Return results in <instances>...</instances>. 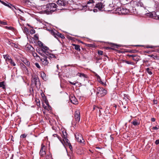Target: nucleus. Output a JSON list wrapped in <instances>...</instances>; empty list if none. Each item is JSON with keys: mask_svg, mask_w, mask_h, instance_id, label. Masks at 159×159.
Returning <instances> with one entry per match:
<instances>
[{"mask_svg": "<svg viewBox=\"0 0 159 159\" xmlns=\"http://www.w3.org/2000/svg\"><path fill=\"white\" fill-rule=\"evenodd\" d=\"M121 6V3L120 2L118 1V2L116 3V7H115L114 9H116L115 10L116 11V13H118L119 14H128L129 12H130L131 13L135 14L136 13L135 9V11H134V7L128 8H126L125 7H120Z\"/></svg>", "mask_w": 159, "mask_h": 159, "instance_id": "f257e3e1", "label": "nucleus"}, {"mask_svg": "<svg viewBox=\"0 0 159 159\" xmlns=\"http://www.w3.org/2000/svg\"><path fill=\"white\" fill-rule=\"evenodd\" d=\"M56 4L55 3H49L47 4L46 7L45 11L48 14H51L57 10Z\"/></svg>", "mask_w": 159, "mask_h": 159, "instance_id": "f03ea898", "label": "nucleus"}, {"mask_svg": "<svg viewBox=\"0 0 159 159\" xmlns=\"http://www.w3.org/2000/svg\"><path fill=\"white\" fill-rule=\"evenodd\" d=\"M49 49L48 47L43 46L41 48V51L43 52L44 54L45 53L46 55L48 56V58L50 60H51L52 58H56V57L54 54L48 51Z\"/></svg>", "mask_w": 159, "mask_h": 159, "instance_id": "7ed1b4c3", "label": "nucleus"}, {"mask_svg": "<svg viewBox=\"0 0 159 159\" xmlns=\"http://www.w3.org/2000/svg\"><path fill=\"white\" fill-rule=\"evenodd\" d=\"M105 5H104V7H104V10L106 11H112L113 9H116L113 8L114 5L113 3L112 0H107L106 2Z\"/></svg>", "mask_w": 159, "mask_h": 159, "instance_id": "20e7f679", "label": "nucleus"}, {"mask_svg": "<svg viewBox=\"0 0 159 159\" xmlns=\"http://www.w3.org/2000/svg\"><path fill=\"white\" fill-rule=\"evenodd\" d=\"M40 54L42 56L41 57H39L42 63L44 66H47L49 63V61L48 60V58H48V56L44 55V54L43 53H40Z\"/></svg>", "mask_w": 159, "mask_h": 159, "instance_id": "39448f33", "label": "nucleus"}, {"mask_svg": "<svg viewBox=\"0 0 159 159\" xmlns=\"http://www.w3.org/2000/svg\"><path fill=\"white\" fill-rule=\"evenodd\" d=\"M32 81L33 84H34L37 87L39 86L40 83L38 76L35 74H33L32 75Z\"/></svg>", "mask_w": 159, "mask_h": 159, "instance_id": "423d86ee", "label": "nucleus"}, {"mask_svg": "<svg viewBox=\"0 0 159 159\" xmlns=\"http://www.w3.org/2000/svg\"><path fill=\"white\" fill-rule=\"evenodd\" d=\"M107 93V91L104 89L100 87H98L97 88V94L98 97L103 96Z\"/></svg>", "mask_w": 159, "mask_h": 159, "instance_id": "0eeeda50", "label": "nucleus"}, {"mask_svg": "<svg viewBox=\"0 0 159 159\" xmlns=\"http://www.w3.org/2000/svg\"><path fill=\"white\" fill-rule=\"evenodd\" d=\"M95 3V1L94 0H89L87 2V4L83 6V7L84 8L86 7L89 9V10L91 11L93 10L91 8H93L94 6V4Z\"/></svg>", "mask_w": 159, "mask_h": 159, "instance_id": "6e6552de", "label": "nucleus"}, {"mask_svg": "<svg viewBox=\"0 0 159 159\" xmlns=\"http://www.w3.org/2000/svg\"><path fill=\"white\" fill-rule=\"evenodd\" d=\"M74 117L76 123H79L80 120V116L79 110H76L75 112Z\"/></svg>", "mask_w": 159, "mask_h": 159, "instance_id": "1a4fd4ad", "label": "nucleus"}, {"mask_svg": "<svg viewBox=\"0 0 159 159\" xmlns=\"http://www.w3.org/2000/svg\"><path fill=\"white\" fill-rule=\"evenodd\" d=\"M75 138L76 140L80 143H82L84 141L81 134L80 133H76L75 135Z\"/></svg>", "mask_w": 159, "mask_h": 159, "instance_id": "9d476101", "label": "nucleus"}, {"mask_svg": "<svg viewBox=\"0 0 159 159\" xmlns=\"http://www.w3.org/2000/svg\"><path fill=\"white\" fill-rule=\"evenodd\" d=\"M52 35H53L56 38H57V36L60 37L62 39H64L65 38V37L64 35L61 34L60 33H59L57 32H55L53 31H52Z\"/></svg>", "mask_w": 159, "mask_h": 159, "instance_id": "9b49d317", "label": "nucleus"}, {"mask_svg": "<svg viewBox=\"0 0 159 159\" xmlns=\"http://www.w3.org/2000/svg\"><path fill=\"white\" fill-rule=\"evenodd\" d=\"M133 4L135 6L137 7H143V3L140 1L138 0H135L133 1Z\"/></svg>", "mask_w": 159, "mask_h": 159, "instance_id": "f8f14e48", "label": "nucleus"}, {"mask_svg": "<svg viewBox=\"0 0 159 159\" xmlns=\"http://www.w3.org/2000/svg\"><path fill=\"white\" fill-rule=\"evenodd\" d=\"M70 101L73 104L75 105H77L78 104V102L77 99L73 95L70 96Z\"/></svg>", "mask_w": 159, "mask_h": 159, "instance_id": "ddd939ff", "label": "nucleus"}, {"mask_svg": "<svg viewBox=\"0 0 159 159\" xmlns=\"http://www.w3.org/2000/svg\"><path fill=\"white\" fill-rule=\"evenodd\" d=\"M94 7L98 8L99 11H101L102 10L103 7H104V5H103L102 3L100 2L96 4Z\"/></svg>", "mask_w": 159, "mask_h": 159, "instance_id": "4468645a", "label": "nucleus"}, {"mask_svg": "<svg viewBox=\"0 0 159 159\" xmlns=\"http://www.w3.org/2000/svg\"><path fill=\"white\" fill-rule=\"evenodd\" d=\"M45 146L43 144L41 145V148L40 150L39 154L41 156H43L46 153L45 151Z\"/></svg>", "mask_w": 159, "mask_h": 159, "instance_id": "2eb2a0df", "label": "nucleus"}, {"mask_svg": "<svg viewBox=\"0 0 159 159\" xmlns=\"http://www.w3.org/2000/svg\"><path fill=\"white\" fill-rule=\"evenodd\" d=\"M131 123L134 126H137L139 125L140 123L139 120L137 119H134L132 121Z\"/></svg>", "mask_w": 159, "mask_h": 159, "instance_id": "dca6fc26", "label": "nucleus"}, {"mask_svg": "<svg viewBox=\"0 0 159 159\" xmlns=\"http://www.w3.org/2000/svg\"><path fill=\"white\" fill-rule=\"evenodd\" d=\"M3 4L4 5L8 7L9 8L11 9L12 10H13V8H15L16 9L15 7L12 4L9 3H6V2H3Z\"/></svg>", "mask_w": 159, "mask_h": 159, "instance_id": "f3484780", "label": "nucleus"}, {"mask_svg": "<svg viewBox=\"0 0 159 159\" xmlns=\"http://www.w3.org/2000/svg\"><path fill=\"white\" fill-rule=\"evenodd\" d=\"M57 4L61 6H64L65 3L63 0H58L57 2Z\"/></svg>", "mask_w": 159, "mask_h": 159, "instance_id": "a211bd4d", "label": "nucleus"}, {"mask_svg": "<svg viewBox=\"0 0 159 159\" xmlns=\"http://www.w3.org/2000/svg\"><path fill=\"white\" fill-rule=\"evenodd\" d=\"M3 57L4 59L7 62V64H8V63H7V62L9 60V59L11 58V57L9 55H3Z\"/></svg>", "mask_w": 159, "mask_h": 159, "instance_id": "6ab92c4d", "label": "nucleus"}, {"mask_svg": "<svg viewBox=\"0 0 159 159\" xmlns=\"http://www.w3.org/2000/svg\"><path fill=\"white\" fill-rule=\"evenodd\" d=\"M72 45L74 47V48L78 51H80V46L78 45L73 44Z\"/></svg>", "mask_w": 159, "mask_h": 159, "instance_id": "aec40b11", "label": "nucleus"}, {"mask_svg": "<svg viewBox=\"0 0 159 159\" xmlns=\"http://www.w3.org/2000/svg\"><path fill=\"white\" fill-rule=\"evenodd\" d=\"M7 63H9L11 64V65L13 66H15L16 65V64L15 62L13 61L12 60V59L11 58L10 59H9V60L7 62Z\"/></svg>", "mask_w": 159, "mask_h": 159, "instance_id": "412c9836", "label": "nucleus"}, {"mask_svg": "<svg viewBox=\"0 0 159 159\" xmlns=\"http://www.w3.org/2000/svg\"><path fill=\"white\" fill-rule=\"evenodd\" d=\"M61 136L63 139L67 138V134L65 131H62V135Z\"/></svg>", "mask_w": 159, "mask_h": 159, "instance_id": "4be33fe9", "label": "nucleus"}, {"mask_svg": "<svg viewBox=\"0 0 159 159\" xmlns=\"http://www.w3.org/2000/svg\"><path fill=\"white\" fill-rule=\"evenodd\" d=\"M152 18L155 19L159 20V15H157L156 13H154L152 14Z\"/></svg>", "mask_w": 159, "mask_h": 159, "instance_id": "5701e85b", "label": "nucleus"}, {"mask_svg": "<svg viewBox=\"0 0 159 159\" xmlns=\"http://www.w3.org/2000/svg\"><path fill=\"white\" fill-rule=\"evenodd\" d=\"M78 74H79V76L80 77H83L84 78H87V76L86 75L83 73H78Z\"/></svg>", "mask_w": 159, "mask_h": 159, "instance_id": "b1692460", "label": "nucleus"}, {"mask_svg": "<svg viewBox=\"0 0 159 159\" xmlns=\"http://www.w3.org/2000/svg\"><path fill=\"white\" fill-rule=\"evenodd\" d=\"M129 57H132L133 59L134 60L138 61L139 60V58H138L136 56L130 55H129Z\"/></svg>", "mask_w": 159, "mask_h": 159, "instance_id": "393cba45", "label": "nucleus"}, {"mask_svg": "<svg viewBox=\"0 0 159 159\" xmlns=\"http://www.w3.org/2000/svg\"><path fill=\"white\" fill-rule=\"evenodd\" d=\"M23 62L27 66H30V62L29 61H27L26 59L25 60L23 61Z\"/></svg>", "mask_w": 159, "mask_h": 159, "instance_id": "a878e982", "label": "nucleus"}, {"mask_svg": "<svg viewBox=\"0 0 159 159\" xmlns=\"http://www.w3.org/2000/svg\"><path fill=\"white\" fill-rule=\"evenodd\" d=\"M0 87H2L3 89H4L5 88V86L4 84V82H0Z\"/></svg>", "mask_w": 159, "mask_h": 159, "instance_id": "bb28decb", "label": "nucleus"}, {"mask_svg": "<svg viewBox=\"0 0 159 159\" xmlns=\"http://www.w3.org/2000/svg\"><path fill=\"white\" fill-rule=\"evenodd\" d=\"M63 141L64 142H66V145H68V143H70L69 142L68 139H67V138H66L63 139Z\"/></svg>", "mask_w": 159, "mask_h": 159, "instance_id": "cd10ccee", "label": "nucleus"}, {"mask_svg": "<svg viewBox=\"0 0 159 159\" xmlns=\"http://www.w3.org/2000/svg\"><path fill=\"white\" fill-rule=\"evenodd\" d=\"M20 65L22 69H24L25 70L26 68L25 66L23 63H20Z\"/></svg>", "mask_w": 159, "mask_h": 159, "instance_id": "c85d7f7f", "label": "nucleus"}, {"mask_svg": "<svg viewBox=\"0 0 159 159\" xmlns=\"http://www.w3.org/2000/svg\"><path fill=\"white\" fill-rule=\"evenodd\" d=\"M146 71L150 75H151L152 74V72L150 71V70L148 68L146 69Z\"/></svg>", "mask_w": 159, "mask_h": 159, "instance_id": "c756f323", "label": "nucleus"}, {"mask_svg": "<svg viewBox=\"0 0 159 159\" xmlns=\"http://www.w3.org/2000/svg\"><path fill=\"white\" fill-rule=\"evenodd\" d=\"M151 57H152L154 59H155L156 58L157 59V55H156L155 54H152L150 56Z\"/></svg>", "mask_w": 159, "mask_h": 159, "instance_id": "7c9ffc66", "label": "nucleus"}, {"mask_svg": "<svg viewBox=\"0 0 159 159\" xmlns=\"http://www.w3.org/2000/svg\"><path fill=\"white\" fill-rule=\"evenodd\" d=\"M103 52L101 50H98V53L99 55H102L103 54Z\"/></svg>", "mask_w": 159, "mask_h": 159, "instance_id": "2f4dec72", "label": "nucleus"}, {"mask_svg": "<svg viewBox=\"0 0 159 159\" xmlns=\"http://www.w3.org/2000/svg\"><path fill=\"white\" fill-rule=\"evenodd\" d=\"M27 135L25 134H22L20 135L21 138H24L26 137Z\"/></svg>", "mask_w": 159, "mask_h": 159, "instance_id": "473e14b6", "label": "nucleus"}, {"mask_svg": "<svg viewBox=\"0 0 159 159\" xmlns=\"http://www.w3.org/2000/svg\"><path fill=\"white\" fill-rule=\"evenodd\" d=\"M125 62H126V63L128 64L134 65V63L132 62H130L126 61H125Z\"/></svg>", "mask_w": 159, "mask_h": 159, "instance_id": "72a5a7b5", "label": "nucleus"}, {"mask_svg": "<svg viewBox=\"0 0 159 159\" xmlns=\"http://www.w3.org/2000/svg\"><path fill=\"white\" fill-rule=\"evenodd\" d=\"M6 28L8 30H13L14 29V28L11 26H9V27H7L6 26Z\"/></svg>", "mask_w": 159, "mask_h": 159, "instance_id": "f704fd0d", "label": "nucleus"}, {"mask_svg": "<svg viewBox=\"0 0 159 159\" xmlns=\"http://www.w3.org/2000/svg\"><path fill=\"white\" fill-rule=\"evenodd\" d=\"M32 54H33V56L34 57H39L38 55L36 53H35V52H34V53H32Z\"/></svg>", "mask_w": 159, "mask_h": 159, "instance_id": "c9c22d12", "label": "nucleus"}, {"mask_svg": "<svg viewBox=\"0 0 159 159\" xmlns=\"http://www.w3.org/2000/svg\"><path fill=\"white\" fill-rule=\"evenodd\" d=\"M35 66H36L39 69L40 68V66L38 63H37V62L35 63Z\"/></svg>", "mask_w": 159, "mask_h": 159, "instance_id": "e433bc0d", "label": "nucleus"}, {"mask_svg": "<svg viewBox=\"0 0 159 159\" xmlns=\"http://www.w3.org/2000/svg\"><path fill=\"white\" fill-rule=\"evenodd\" d=\"M34 37L35 38V40H37L39 39V37L37 34H35L34 35Z\"/></svg>", "mask_w": 159, "mask_h": 159, "instance_id": "4c0bfd02", "label": "nucleus"}, {"mask_svg": "<svg viewBox=\"0 0 159 159\" xmlns=\"http://www.w3.org/2000/svg\"><path fill=\"white\" fill-rule=\"evenodd\" d=\"M97 109H99V107L97 106H93V110H97Z\"/></svg>", "mask_w": 159, "mask_h": 159, "instance_id": "58836bf2", "label": "nucleus"}, {"mask_svg": "<svg viewBox=\"0 0 159 159\" xmlns=\"http://www.w3.org/2000/svg\"><path fill=\"white\" fill-rule=\"evenodd\" d=\"M30 33L31 34H34L35 33V31L34 30H30Z\"/></svg>", "mask_w": 159, "mask_h": 159, "instance_id": "ea45409f", "label": "nucleus"}, {"mask_svg": "<svg viewBox=\"0 0 159 159\" xmlns=\"http://www.w3.org/2000/svg\"><path fill=\"white\" fill-rule=\"evenodd\" d=\"M152 129H155V130L157 129H159V126H158V127L155 126V127H153Z\"/></svg>", "mask_w": 159, "mask_h": 159, "instance_id": "a19ab883", "label": "nucleus"}, {"mask_svg": "<svg viewBox=\"0 0 159 159\" xmlns=\"http://www.w3.org/2000/svg\"><path fill=\"white\" fill-rule=\"evenodd\" d=\"M53 136H54V137H57L58 138V139H59V137L57 135V134H53Z\"/></svg>", "mask_w": 159, "mask_h": 159, "instance_id": "79ce46f5", "label": "nucleus"}, {"mask_svg": "<svg viewBox=\"0 0 159 159\" xmlns=\"http://www.w3.org/2000/svg\"><path fill=\"white\" fill-rule=\"evenodd\" d=\"M69 82L71 84L74 85H76V84L77 83L76 82H72L70 81Z\"/></svg>", "mask_w": 159, "mask_h": 159, "instance_id": "37998d69", "label": "nucleus"}, {"mask_svg": "<svg viewBox=\"0 0 159 159\" xmlns=\"http://www.w3.org/2000/svg\"><path fill=\"white\" fill-rule=\"evenodd\" d=\"M67 145L69 146V148L70 149H72V146L71 145L70 143H68V145Z\"/></svg>", "mask_w": 159, "mask_h": 159, "instance_id": "c03bdc74", "label": "nucleus"}, {"mask_svg": "<svg viewBox=\"0 0 159 159\" xmlns=\"http://www.w3.org/2000/svg\"><path fill=\"white\" fill-rule=\"evenodd\" d=\"M159 143V139H157L155 141V144L157 145Z\"/></svg>", "mask_w": 159, "mask_h": 159, "instance_id": "a18cd8bd", "label": "nucleus"}, {"mask_svg": "<svg viewBox=\"0 0 159 159\" xmlns=\"http://www.w3.org/2000/svg\"><path fill=\"white\" fill-rule=\"evenodd\" d=\"M38 44H39V45H40V44L42 45V46L43 45V43H42L40 41H39L38 42Z\"/></svg>", "mask_w": 159, "mask_h": 159, "instance_id": "49530a36", "label": "nucleus"}, {"mask_svg": "<svg viewBox=\"0 0 159 159\" xmlns=\"http://www.w3.org/2000/svg\"><path fill=\"white\" fill-rule=\"evenodd\" d=\"M151 120L152 122H154L155 121V119L154 118H152L151 119Z\"/></svg>", "mask_w": 159, "mask_h": 159, "instance_id": "de8ad7c7", "label": "nucleus"}, {"mask_svg": "<svg viewBox=\"0 0 159 159\" xmlns=\"http://www.w3.org/2000/svg\"><path fill=\"white\" fill-rule=\"evenodd\" d=\"M20 18L21 20H24V18L22 16H20Z\"/></svg>", "mask_w": 159, "mask_h": 159, "instance_id": "09e8293b", "label": "nucleus"}, {"mask_svg": "<svg viewBox=\"0 0 159 159\" xmlns=\"http://www.w3.org/2000/svg\"><path fill=\"white\" fill-rule=\"evenodd\" d=\"M93 11L94 12H95L98 11V10L96 9H94L93 10Z\"/></svg>", "mask_w": 159, "mask_h": 159, "instance_id": "8fccbe9b", "label": "nucleus"}, {"mask_svg": "<svg viewBox=\"0 0 159 159\" xmlns=\"http://www.w3.org/2000/svg\"><path fill=\"white\" fill-rule=\"evenodd\" d=\"M1 23L3 24L4 25H7V23H6V22H2Z\"/></svg>", "mask_w": 159, "mask_h": 159, "instance_id": "3c124183", "label": "nucleus"}, {"mask_svg": "<svg viewBox=\"0 0 159 159\" xmlns=\"http://www.w3.org/2000/svg\"><path fill=\"white\" fill-rule=\"evenodd\" d=\"M147 48H154V47L152 46H151V47H148Z\"/></svg>", "mask_w": 159, "mask_h": 159, "instance_id": "603ef678", "label": "nucleus"}, {"mask_svg": "<svg viewBox=\"0 0 159 159\" xmlns=\"http://www.w3.org/2000/svg\"><path fill=\"white\" fill-rule=\"evenodd\" d=\"M123 107L124 108H126V107L125 106H123Z\"/></svg>", "mask_w": 159, "mask_h": 159, "instance_id": "864d4df0", "label": "nucleus"}, {"mask_svg": "<svg viewBox=\"0 0 159 159\" xmlns=\"http://www.w3.org/2000/svg\"><path fill=\"white\" fill-rule=\"evenodd\" d=\"M0 2L3 4V2H4L1 1V0H0Z\"/></svg>", "mask_w": 159, "mask_h": 159, "instance_id": "5fc2aeb1", "label": "nucleus"}, {"mask_svg": "<svg viewBox=\"0 0 159 159\" xmlns=\"http://www.w3.org/2000/svg\"><path fill=\"white\" fill-rule=\"evenodd\" d=\"M18 10H19V11H21V12L22 13H23V12L22 11H21V10H20V9H18Z\"/></svg>", "mask_w": 159, "mask_h": 159, "instance_id": "6e6d98bb", "label": "nucleus"}, {"mask_svg": "<svg viewBox=\"0 0 159 159\" xmlns=\"http://www.w3.org/2000/svg\"><path fill=\"white\" fill-rule=\"evenodd\" d=\"M102 148H100V147H96V148H97V149H101Z\"/></svg>", "mask_w": 159, "mask_h": 159, "instance_id": "4d7b16f0", "label": "nucleus"}, {"mask_svg": "<svg viewBox=\"0 0 159 159\" xmlns=\"http://www.w3.org/2000/svg\"><path fill=\"white\" fill-rule=\"evenodd\" d=\"M58 67H59V66L58 65H57V68L58 69Z\"/></svg>", "mask_w": 159, "mask_h": 159, "instance_id": "13d9d810", "label": "nucleus"}, {"mask_svg": "<svg viewBox=\"0 0 159 159\" xmlns=\"http://www.w3.org/2000/svg\"><path fill=\"white\" fill-rule=\"evenodd\" d=\"M130 5L129 4H128L127 5H126V7H127V6H129Z\"/></svg>", "mask_w": 159, "mask_h": 159, "instance_id": "bf43d9fd", "label": "nucleus"}, {"mask_svg": "<svg viewBox=\"0 0 159 159\" xmlns=\"http://www.w3.org/2000/svg\"><path fill=\"white\" fill-rule=\"evenodd\" d=\"M136 46H140V45H136Z\"/></svg>", "mask_w": 159, "mask_h": 159, "instance_id": "052dcab7", "label": "nucleus"}, {"mask_svg": "<svg viewBox=\"0 0 159 159\" xmlns=\"http://www.w3.org/2000/svg\"><path fill=\"white\" fill-rule=\"evenodd\" d=\"M114 107H116V105H115L114 106Z\"/></svg>", "mask_w": 159, "mask_h": 159, "instance_id": "680f3d73", "label": "nucleus"}, {"mask_svg": "<svg viewBox=\"0 0 159 159\" xmlns=\"http://www.w3.org/2000/svg\"><path fill=\"white\" fill-rule=\"evenodd\" d=\"M122 105H123V103L122 102Z\"/></svg>", "mask_w": 159, "mask_h": 159, "instance_id": "e2e57ef3", "label": "nucleus"}, {"mask_svg": "<svg viewBox=\"0 0 159 159\" xmlns=\"http://www.w3.org/2000/svg\"><path fill=\"white\" fill-rule=\"evenodd\" d=\"M99 112H100V110H99Z\"/></svg>", "mask_w": 159, "mask_h": 159, "instance_id": "0e129e2a", "label": "nucleus"}]
</instances>
